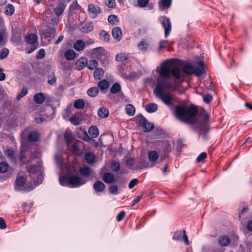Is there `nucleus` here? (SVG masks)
I'll list each match as a JSON object with an SVG mask.
<instances>
[{"label":"nucleus","instance_id":"f257e3e1","mask_svg":"<svg viewBox=\"0 0 252 252\" xmlns=\"http://www.w3.org/2000/svg\"><path fill=\"white\" fill-rule=\"evenodd\" d=\"M158 73L157 84L154 90L155 96L167 106L172 105L174 98L166 93L165 91H175L179 86L178 80L183 78L182 70L177 67H173L168 61L163 62L156 70Z\"/></svg>","mask_w":252,"mask_h":252},{"label":"nucleus","instance_id":"f03ea898","mask_svg":"<svg viewBox=\"0 0 252 252\" xmlns=\"http://www.w3.org/2000/svg\"><path fill=\"white\" fill-rule=\"evenodd\" d=\"M198 111L194 106L185 107L181 105L177 106L175 110L176 117L179 120L193 125L203 137L206 139V133L208 131L209 116L205 111L201 112L198 114Z\"/></svg>","mask_w":252,"mask_h":252},{"label":"nucleus","instance_id":"7ed1b4c3","mask_svg":"<svg viewBox=\"0 0 252 252\" xmlns=\"http://www.w3.org/2000/svg\"><path fill=\"white\" fill-rule=\"evenodd\" d=\"M29 174L35 186L41 184L43 178V168L40 164L31 166L29 170Z\"/></svg>","mask_w":252,"mask_h":252},{"label":"nucleus","instance_id":"20e7f679","mask_svg":"<svg viewBox=\"0 0 252 252\" xmlns=\"http://www.w3.org/2000/svg\"><path fill=\"white\" fill-rule=\"evenodd\" d=\"M168 61H170L172 63L173 67H177L179 68L182 70V72L183 75V79H181L180 80H178V85H179V84L184 80V77H185L184 74H186L187 75H191V74L194 73V67L190 64L185 65L184 66V67H183V68L182 69L181 67H180L176 65H174L173 63L171 61H170V60H168Z\"/></svg>","mask_w":252,"mask_h":252},{"label":"nucleus","instance_id":"39448f33","mask_svg":"<svg viewBox=\"0 0 252 252\" xmlns=\"http://www.w3.org/2000/svg\"><path fill=\"white\" fill-rule=\"evenodd\" d=\"M87 180L84 178H80L78 176L71 175L68 179V183L72 187H78L85 184Z\"/></svg>","mask_w":252,"mask_h":252},{"label":"nucleus","instance_id":"423d86ee","mask_svg":"<svg viewBox=\"0 0 252 252\" xmlns=\"http://www.w3.org/2000/svg\"><path fill=\"white\" fill-rule=\"evenodd\" d=\"M139 124L145 132H149L154 128V124L152 123H150L144 117H142L139 121Z\"/></svg>","mask_w":252,"mask_h":252},{"label":"nucleus","instance_id":"0eeeda50","mask_svg":"<svg viewBox=\"0 0 252 252\" xmlns=\"http://www.w3.org/2000/svg\"><path fill=\"white\" fill-rule=\"evenodd\" d=\"M57 34L56 29L55 27H52L48 26L47 28H45L42 31V35L43 36L44 38H54Z\"/></svg>","mask_w":252,"mask_h":252},{"label":"nucleus","instance_id":"6e6552de","mask_svg":"<svg viewBox=\"0 0 252 252\" xmlns=\"http://www.w3.org/2000/svg\"><path fill=\"white\" fill-rule=\"evenodd\" d=\"M182 236L184 237V241L186 244L189 245V241L185 230H179L175 232L173 236V239L175 241L182 240Z\"/></svg>","mask_w":252,"mask_h":252},{"label":"nucleus","instance_id":"1a4fd4ad","mask_svg":"<svg viewBox=\"0 0 252 252\" xmlns=\"http://www.w3.org/2000/svg\"><path fill=\"white\" fill-rule=\"evenodd\" d=\"M161 21L165 31L164 36L167 37L171 31V24L170 19L166 17H162Z\"/></svg>","mask_w":252,"mask_h":252},{"label":"nucleus","instance_id":"9d476101","mask_svg":"<svg viewBox=\"0 0 252 252\" xmlns=\"http://www.w3.org/2000/svg\"><path fill=\"white\" fill-rule=\"evenodd\" d=\"M100 12V7L93 4H90L88 5V13L92 18H95Z\"/></svg>","mask_w":252,"mask_h":252},{"label":"nucleus","instance_id":"9b49d317","mask_svg":"<svg viewBox=\"0 0 252 252\" xmlns=\"http://www.w3.org/2000/svg\"><path fill=\"white\" fill-rule=\"evenodd\" d=\"M81 142L76 140H73L67 145L68 150L73 153H76L79 151V144Z\"/></svg>","mask_w":252,"mask_h":252},{"label":"nucleus","instance_id":"f8f14e48","mask_svg":"<svg viewBox=\"0 0 252 252\" xmlns=\"http://www.w3.org/2000/svg\"><path fill=\"white\" fill-rule=\"evenodd\" d=\"M22 149L21 151V155L20 157V161L23 163L26 164L27 163L30 162L31 161V159L32 158H36V157H33L32 156L30 159H27L26 156V151L27 150L26 148L23 145H22Z\"/></svg>","mask_w":252,"mask_h":252},{"label":"nucleus","instance_id":"ddd939ff","mask_svg":"<svg viewBox=\"0 0 252 252\" xmlns=\"http://www.w3.org/2000/svg\"><path fill=\"white\" fill-rule=\"evenodd\" d=\"M112 34L113 38L117 41H120L122 37V31L120 28H114L112 31Z\"/></svg>","mask_w":252,"mask_h":252},{"label":"nucleus","instance_id":"4468645a","mask_svg":"<svg viewBox=\"0 0 252 252\" xmlns=\"http://www.w3.org/2000/svg\"><path fill=\"white\" fill-rule=\"evenodd\" d=\"M26 183L25 179L22 177H19L15 181V188L18 190H25L23 187Z\"/></svg>","mask_w":252,"mask_h":252},{"label":"nucleus","instance_id":"2eb2a0df","mask_svg":"<svg viewBox=\"0 0 252 252\" xmlns=\"http://www.w3.org/2000/svg\"><path fill=\"white\" fill-rule=\"evenodd\" d=\"M198 66L194 68V73L197 76H200L205 73L204 64L203 62L198 63Z\"/></svg>","mask_w":252,"mask_h":252},{"label":"nucleus","instance_id":"dca6fc26","mask_svg":"<svg viewBox=\"0 0 252 252\" xmlns=\"http://www.w3.org/2000/svg\"><path fill=\"white\" fill-rule=\"evenodd\" d=\"M219 244L221 247H226L230 243V239L227 236H221L218 239Z\"/></svg>","mask_w":252,"mask_h":252},{"label":"nucleus","instance_id":"f3484780","mask_svg":"<svg viewBox=\"0 0 252 252\" xmlns=\"http://www.w3.org/2000/svg\"><path fill=\"white\" fill-rule=\"evenodd\" d=\"M26 42L32 45L37 44V36L35 34L30 33L26 37Z\"/></svg>","mask_w":252,"mask_h":252},{"label":"nucleus","instance_id":"a211bd4d","mask_svg":"<svg viewBox=\"0 0 252 252\" xmlns=\"http://www.w3.org/2000/svg\"><path fill=\"white\" fill-rule=\"evenodd\" d=\"M94 26L92 23H87L82 24L80 31L84 33H88L91 32Z\"/></svg>","mask_w":252,"mask_h":252},{"label":"nucleus","instance_id":"6ab92c4d","mask_svg":"<svg viewBox=\"0 0 252 252\" xmlns=\"http://www.w3.org/2000/svg\"><path fill=\"white\" fill-rule=\"evenodd\" d=\"M148 158L151 162L155 164L159 158L158 153L156 151H151L148 154Z\"/></svg>","mask_w":252,"mask_h":252},{"label":"nucleus","instance_id":"aec40b11","mask_svg":"<svg viewBox=\"0 0 252 252\" xmlns=\"http://www.w3.org/2000/svg\"><path fill=\"white\" fill-rule=\"evenodd\" d=\"M65 9V5L63 3L59 4L56 8H53V12L57 16L62 14Z\"/></svg>","mask_w":252,"mask_h":252},{"label":"nucleus","instance_id":"412c9836","mask_svg":"<svg viewBox=\"0 0 252 252\" xmlns=\"http://www.w3.org/2000/svg\"><path fill=\"white\" fill-rule=\"evenodd\" d=\"M85 47V43L81 40H77L74 44L73 48L77 51L83 50Z\"/></svg>","mask_w":252,"mask_h":252},{"label":"nucleus","instance_id":"4be33fe9","mask_svg":"<svg viewBox=\"0 0 252 252\" xmlns=\"http://www.w3.org/2000/svg\"><path fill=\"white\" fill-rule=\"evenodd\" d=\"M4 154L5 156L12 161H15L16 160V157L15 156L14 151L11 149H8L4 151Z\"/></svg>","mask_w":252,"mask_h":252},{"label":"nucleus","instance_id":"5701e85b","mask_svg":"<svg viewBox=\"0 0 252 252\" xmlns=\"http://www.w3.org/2000/svg\"><path fill=\"white\" fill-rule=\"evenodd\" d=\"M95 159L94 154L92 153L89 152L85 154V159L86 162L88 164H92L94 162Z\"/></svg>","mask_w":252,"mask_h":252},{"label":"nucleus","instance_id":"b1692460","mask_svg":"<svg viewBox=\"0 0 252 252\" xmlns=\"http://www.w3.org/2000/svg\"><path fill=\"white\" fill-rule=\"evenodd\" d=\"M115 178L114 175L110 173H105L103 177V180L107 184L112 183L114 182Z\"/></svg>","mask_w":252,"mask_h":252},{"label":"nucleus","instance_id":"393cba45","mask_svg":"<svg viewBox=\"0 0 252 252\" xmlns=\"http://www.w3.org/2000/svg\"><path fill=\"white\" fill-rule=\"evenodd\" d=\"M97 114L99 117L101 118H105L108 116L109 111L105 107H102L98 109Z\"/></svg>","mask_w":252,"mask_h":252},{"label":"nucleus","instance_id":"a878e982","mask_svg":"<svg viewBox=\"0 0 252 252\" xmlns=\"http://www.w3.org/2000/svg\"><path fill=\"white\" fill-rule=\"evenodd\" d=\"M158 109V105L154 103H149L146 105L145 110L148 113H152L156 112Z\"/></svg>","mask_w":252,"mask_h":252},{"label":"nucleus","instance_id":"bb28decb","mask_svg":"<svg viewBox=\"0 0 252 252\" xmlns=\"http://www.w3.org/2000/svg\"><path fill=\"white\" fill-rule=\"evenodd\" d=\"M139 50L146 51L149 48V43L145 40H141L137 45Z\"/></svg>","mask_w":252,"mask_h":252},{"label":"nucleus","instance_id":"cd10ccee","mask_svg":"<svg viewBox=\"0 0 252 252\" xmlns=\"http://www.w3.org/2000/svg\"><path fill=\"white\" fill-rule=\"evenodd\" d=\"M104 74V71L102 68H97L94 72V76L95 79L99 80L103 77Z\"/></svg>","mask_w":252,"mask_h":252},{"label":"nucleus","instance_id":"c85d7f7f","mask_svg":"<svg viewBox=\"0 0 252 252\" xmlns=\"http://www.w3.org/2000/svg\"><path fill=\"white\" fill-rule=\"evenodd\" d=\"M105 186L101 181H96L94 185V189L96 191L101 192L102 191Z\"/></svg>","mask_w":252,"mask_h":252},{"label":"nucleus","instance_id":"c756f323","mask_svg":"<svg viewBox=\"0 0 252 252\" xmlns=\"http://www.w3.org/2000/svg\"><path fill=\"white\" fill-rule=\"evenodd\" d=\"M89 133L94 138H96L99 135V130L96 126H91L89 129Z\"/></svg>","mask_w":252,"mask_h":252},{"label":"nucleus","instance_id":"7c9ffc66","mask_svg":"<svg viewBox=\"0 0 252 252\" xmlns=\"http://www.w3.org/2000/svg\"><path fill=\"white\" fill-rule=\"evenodd\" d=\"M64 56L67 60H73L76 57V53L73 50H68L65 52Z\"/></svg>","mask_w":252,"mask_h":252},{"label":"nucleus","instance_id":"2f4dec72","mask_svg":"<svg viewBox=\"0 0 252 252\" xmlns=\"http://www.w3.org/2000/svg\"><path fill=\"white\" fill-rule=\"evenodd\" d=\"M87 64V60L86 58H80L76 63V65L78 69H83Z\"/></svg>","mask_w":252,"mask_h":252},{"label":"nucleus","instance_id":"473e14b6","mask_svg":"<svg viewBox=\"0 0 252 252\" xmlns=\"http://www.w3.org/2000/svg\"><path fill=\"white\" fill-rule=\"evenodd\" d=\"M34 101L38 104L43 103L45 100V96L42 93H37L34 96Z\"/></svg>","mask_w":252,"mask_h":252},{"label":"nucleus","instance_id":"72a5a7b5","mask_svg":"<svg viewBox=\"0 0 252 252\" xmlns=\"http://www.w3.org/2000/svg\"><path fill=\"white\" fill-rule=\"evenodd\" d=\"M80 172L84 176L87 177L91 174L92 170L88 166H85L84 167L80 168Z\"/></svg>","mask_w":252,"mask_h":252},{"label":"nucleus","instance_id":"f704fd0d","mask_svg":"<svg viewBox=\"0 0 252 252\" xmlns=\"http://www.w3.org/2000/svg\"><path fill=\"white\" fill-rule=\"evenodd\" d=\"M126 113L129 116H133L135 114V109L131 104H127L125 107Z\"/></svg>","mask_w":252,"mask_h":252},{"label":"nucleus","instance_id":"c9c22d12","mask_svg":"<svg viewBox=\"0 0 252 252\" xmlns=\"http://www.w3.org/2000/svg\"><path fill=\"white\" fill-rule=\"evenodd\" d=\"M39 138V134L37 131H33L30 132L28 136L30 141H36Z\"/></svg>","mask_w":252,"mask_h":252},{"label":"nucleus","instance_id":"e433bc0d","mask_svg":"<svg viewBox=\"0 0 252 252\" xmlns=\"http://www.w3.org/2000/svg\"><path fill=\"white\" fill-rule=\"evenodd\" d=\"M98 87L103 91L107 89L109 87V82L106 80H102L97 83Z\"/></svg>","mask_w":252,"mask_h":252},{"label":"nucleus","instance_id":"4c0bfd02","mask_svg":"<svg viewBox=\"0 0 252 252\" xmlns=\"http://www.w3.org/2000/svg\"><path fill=\"white\" fill-rule=\"evenodd\" d=\"M108 22L112 25H117L119 22V18L115 15H111L108 17Z\"/></svg>","mask_w":252,"mask_h":252},{"label":"nucleus","instance_id":"58836bf2","mask_svg":"<svg viewBox=\"0 0 252 252\" xmlns=\"http://www.w3.org/2000/svg\"><path fill=\"white\" fill-rule=\"evenodd\" d=\"M121 91V87L118 83H115L111 88L110 92L112 94H117Z\"/></svg>","mask_w":252,"mask_h":252},{"label":"nucleus","instance_id":"ea45409f","mask_svg":"<svg viewBox=\"0 0 252 252\" xmlns=\"http://www.w3.org/2000/svg\"><path fill=\"white\" fill-rule=\"evenodd\" d=\"M98 93V89L97 87H92L90 88L88 92V94L91 97H95L97 95Z\"/></svg>","mask_w":252,"mask_h":252},{"label":"nucleus","instance_id":"a19ab883","mask_svg":"<svg viewBox=\"0 0 252 252\" xmlns=\"http://www.w3.org/2000/svg\"><path fill=\"white\" fill-rule=\"evenodd\" d=\"M64 138L65 140L66 145H67L69 143L72 142L73 140H76L73 138L72 133L69 131H66L65 133Z\"/></svg>","mask_w":252,"mask_h":252},{"label":"nucleus","instance_id":"79ce46f5","mask_svg":"<svg viewBox=\"0 0 252 252\" xmlns=\"http://www.w3.org/2000/svg\"><path fill=\"white\" fill-rule=\"evenodd\" d=\"M87 67L91 70H94L98 66V63L96 61L94 60H90L87 63Z\"/></svg>","mask_w":252,"mask_h":252},{"label":"nucleus","instance_id":"37998d69","mask_svg":"<svg viewBox=\"0 0 252 252\" xmlns=\"http://www.w3.org/2000/svg\"><path fill=\"white\" fill-rule=\"evenodd\" d=\"M99 38L101 40L108 41L110 38V35L105 31H102L99 33Z\"/></svg>","mask_w":252,"mask_h":252},{"label":"nucleus","instance_id":"c03bdc74","mask_svg":"<svg viewBox=\"0 0 252 252\" xmlns=\"http://www.w3.org/2000/svg\"><path fill=\"white\" fill-rule=\"evenodd\" d=\"M15 11L14 7L11 4H8L5 7V12L6 14L11 15H12Z\"/></svg>","mask_w":252,"mask_h":252},{"label":"nucleus","instance_id":"a18cd8bd","mask_svg":"<svg viewBox=\"0 0 252 252\" xmlns=\"http://www.w3.org/2000/svg\"><path fill=\"white\" fill-rule=\"evenodd\" d=\"M9 53V50L6 48H2L0 51V59L2 60L7 57Z\"/></svg>","mask_w":252,"mask_h":252},{"label":"nucleus","instance_id":"49530a36","mask_svg":"<svg viewBox=\"0 0 252 252\" xmlns=\"http://www.w3.org/2000/svg\"><path fill=\"white\" fill-rule=\"evenodd\" d=\"M85 103L82 99H78L74 102V107L77 109H81L84 107Z\"/></svg>","mask_w":252,"mask_h":252},{"label":"nucleus","instance_id":"de8ad7c7","mask_svg":"<svg viewBox=\"0 0 252 252\" xmlns=\"http://www.w3.org/2000/svg\"><path fill=\"white\" fill-rule=\"evenodd\" d=\"M8 169V164L7 162H2L0 163V172L5 173Z\"/></svg>","mask_w":252,"mask_h":252},{"label":"nucleus","instance_id":"09e8293b","mask_svg":"<svg viewBox=\"0 0 252 252\" xmlns=\"http://www.w3.org/2000/svg\"><path fill=\"white\" fill-rule=\"evenodd\" d=\"M128 57L126 54H120L116 56V60L118 62H123L126 61Z\"/></svg>","mask_w":252,"mask_h":252},{"label":"nucleus","instance_id":"8fccbe9b","mask_svg":"<svg viewBox=\"0 0 252 252\" xmlns=\"http://www.w3.org/2000/svg\"><path fill=\"white\" fill-rule=\"evenodd\" d=\"M28 93V90L26 88H23L21 91V93L17 95V99L20 100L23 96L26 95Z\"/></svg>","mask_w":252,"mask_h":252},{"label":"nucleus","instance_id":"3c124183","mask_svg":"<svg viewBox=\"0 0 252 252\" xmlns=\"http://www.w3.org/2000/svg\"><path fill=\"white\" fill-rule=\"evenodd\" d=\"M56 81L57 78L54 73H53L50 76H49L48 82L49 84L51 85H54L56 83Z\"/></svg>","mask_w":252,"mask_h":252},{"label":"nucleus","instance_id":"603ef678","mask_svg":"<svg viewBox=\"0 0 252 252\" xmlns=\"http://www.w3.org/2000/svg\"><path fill=\"white\" fill-rule=\"evenodd\" d=\"M111 169L113 171H118L120 169V163L114 161L111 163Z\"/></svg>","mask_w":252,"mask_h":252},{"label":"nucleus","instance_id":"864d4df0","mask_svg":"<svg viewBox=\"0 0 252 252\" xmlns=\"http://www.w3.org/2000/svg\"><path fill=\"white\" fill-rule=\"evenodd\" d=\"M168 44V42L166 40H161L159 43L158 49L161 50L166 48Z\"/></svg>","mask_w":252,"mask_h":252},{"label":"nucleus","instance_id":"5fc2aeb1","mask_svg":"<svg viewBox=\"0 0 252 252\" xmlns=\"http://www.w3.org/2000/svg\"><path fill=\"white\" fill-rule=\"evenodd\" d=\"M105 4L109 8H114L116 5L115 0H106Z\"/></svg>","mask_w":252,"mask_h":252},{"label":"nucleus","instance_id":"6e6d98bb","mask_svg":"<svg viewBox=\"0 0 252 252\" xmlns=\"http://www.w3.org/2000/svg\"><path fill=\"white\" fill-rule=\"evenodd\" d=\"M162 146L163 147V151L165 153L168 152L170 149V144L168 142H164L162 143Z\"/></svg>","mask_w":252,"mask_h":252},{"label":"nucleus","instance_id":"4d7b16f0","mask_svg":"<svg viewBox=\"0 0 252 252\" xmlns=\"http://www.w3.org/2000/svg\"><path fill=\"white\" fill-rule=\"evenodd\" d=\"M172 0H161L163 7L169 8L171 4Z\"/></svg>","mask_w":252,"mask_h":252},{"label":"nucleus","instance_id":"13d9d810","mask_svg":"<svg viewBox=\"0 0 252 252\" xmlns=\"http://www.w3.org/2000/svg\"><path fill=\"white\" fill-rule=\"evenodd\" d=\"M149 2V0H138L137 3L141 7H145Z\"/></svg>","mask_w":252,"mask_h":252},{"label":"nucleus","instance_id":"bf43d9fd","mask_svg":"<svg viewBox=\"0 0 252 252\" xmlns=\"http://www.w3.org/2000/svg\"><path fill=\"white\" fill-rule=\"evenodd\" d=\"M126 165L129 167L131 168V167L134 164V160L133 158H127L126 159Z\"/></svg>","mask_w":252,"mask_h":252},{"label":"nucleus","instance_id":"052dcab7","mask_svg":"<svg viewBox=\"0 0 252 252\" xmlns=\"http://www.w3.org/2000/svg\"><path fill=\"white\" fill-rule=\"evenodd\" d=\"M207 156V154L205 152L201 153L197 158L196 160L198 162H200L204 160Z\"/></svg>","mask_w":252,"mask_h":252},{"label":"nucleus","instance_id":"680f3d73","mask_svg":"<svg viewBox=\"0 0 252 252\" xmlns=\"http://www.w3.org/2000/svg\"><path fill=\"white\" fill-rule=\"evenodd\" d=\"M126 215V212L124 211H121L117 216L116 219L118 221H121Z\"/></svg>","mask_w":252,"mask_h":252},{"label":"nucleus","instance_id":"e2e57ef3","mask_svg":"<svg viewBox=\"0 0 252 252\" xmlns=\"http://www.w3.org/2000/svg\"><path fill=\"white\" fill-rule=\"evenodd\" d=\"M138 180L137 179H134L132 181H131L128 185V187L130 189H132L135 186H136L138 183Z\"/></svg>","mask_w":252,"mask_h":252},{"label":"nucleus","instance_id":"0e129e2a","mask_svg":"<svg viewBox=\"0 0 252 252\" xmlns=\"http://www.w3.org/2000/svg\"><path fill=\"white\" fill-rule=\"evenodd\" d=\"M110 192L113 194H117L118 192V187L116 186L113 185L109 188Z\"/></svg>","mask_w":252,"mask_h":252},{"label":"nucleus","instance_id":"69168bd1","mask_svg":"<svg viewBox=\"0 0 252 252\" xmlns=\"http://www.w3.org/2000/svg\"><path fill=\"white\" fill-rule=\"evenodd\" d=\"M212 99V96L210 94H206L203 97V100L206 103H210Z\"/></svg>","mask_w":252,"mask_h":252},{"label":"nucleus","instance_id":"338daca9","mask_svg":"<svg viewBox=\"0 0 252 252\" xmlns=\"http://www.w3.org/2000/svg\"><path fill=\"white\" fill-rule=\"evenodd\" d=\"M69 120H70V122L74 125H79V119H78L76 117H71L70 118Z\"/></svg>","mask_w":252,"mask_h":252},{"label":"nucleus","instance_id":"774afa93","mask_svg":"<svg viewBox=\"0 0 252 252\" xmlns=\"http://www.w3.org/2000/svg\"><path fill=\"white\" fill-rule=\"evenodd\" d=\"M37 48V46H36L35 44L32 45V46L30 48L28 47L26 49V53L30 54L35 51L36 49Z\"/></svg>","mask_w":252,"mask_h":252}]
</instances>
